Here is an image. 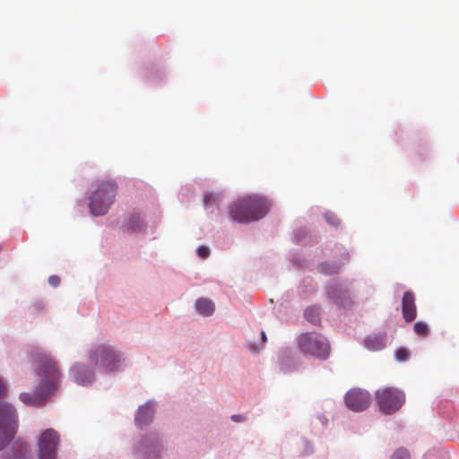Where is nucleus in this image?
Returning a JSON list of instances; mask_svg holds the SVG:
<instances>
[{"mask_svg": "<svg viewBox=\"0 0 459 459\" xmlns=\"http://www.w3.org/2000/svg\"><path fill=\"white\" fill-rule=\"evenodd\" d=\"M325 218L326 221L333 226H337L339 224L338 218L333 213H325Z\"/></svg>", "mask_w": 459, "mask_h": 459, "instance_id": "393cba45", "label": "nucleus"}, {"mask_svg": "<svg viewBox=\"0 0 459 459\" xmlns=\"http://www.w3.org/2000/svg\"><path fill=\"white\" fill-rule=\"evenodd\" d=\"M304 316L308 322L316 325L320 321L319 307L316 306L307 307L304 312Z\"/></svg>", "mask_w": 459, "mask_h": 459, "instance_id": "a211bd4d", "label": "nucleus"}, {"mask_svg": "<svg viewBox=\"0 0 459 459\" xmlns=\"http://www.w3.org/2000/svg\"><path fill=\"white\" fill-rule=\"evenodd\" d=\"M6 392L5 385L3 379L0 377V397L3 396Z\"/></svg>", "mask_w": 459, "mask_h": 459, "instance_id": "cd10ccee", "label": "nucleus"}, {"mask_svg": "<svg viewBox=\"0 0 459 459\" xmlns=\"http://www.w3.org/2000/svg\"><path fill=\"white\" fill-rule=\"evenodd\" d=\"M31 451L28 444L21 439L13 442L11 449L2 455V459H30Z\"/></svg>", "mask_w": 459, "mask_h": 459, "instance_id": "9b49d317", "label": "nucleus"}, {"mask_svg": "<svg viewBox=\"0 0 459 459\" xmlns=\"http://www.w3.org/2000/svg\"><path fill=\"white\" fill-rule=\"evenodd\" d=\"M327 296L335 304L346 306L350 303V294L347 289L342 288L338 283H331L326 289Z\"/></svg>", "mask_w": 459, "mask_h": 459, "instance_id": "f8f14e48", "label": "nucleus"}, {"mask_svg": "<svg viewBox=\"0 0 459 459\" xmlns=\"http://www.w3.org/2000/svg\"><path fill=\"white\" fill-rule=\"evenodd\" d=\"M59 435L53 429L41 433L38 440L39 459H56Z\"/></svg>", "mask_w": 459, "mask_h": 459, "instance_id": "6e6552de", "label": "nucleus"}, {"mask_svg": "<svg viewBox=\"0 0 459 459\" xmlns=\"http://www.w3.org/2000/svg\"><path fill=\"white\" fill-rule=\"evenodd\" d=\"M270 209L266 198L247 195L238 199L230 206V215L235 221L247 223L263 218Z\"/></svg>", "mask_w": 459, "mask_h": 459, "instance_id": "f257e3e1", "label": "nucleus"}, {"mask_svg": "<svg viewBox=\"0 0 459 459\" xmlns=\"http://www.w3.org/2000/svg\"><path fill=\"white\" fill-rule=\"evenodd\" d=\"M261 338H262L263 342H266V335H265L264 332L261 333Z\"/></svg>", "mask_w": 459, "mask_h": 459, "instance_id": "c756f323", "label": "nucleus"}, {"mask_svg": "<svg viewBox=\"0 0 459 459\" xmlns=\"http://www.w3.org/2000/svg\"><path fill=\"white\" fill-rule=\"evenodd\" d=\"M48 394H45L40 386H38L36 392L34 394L30 393H22L20 394V400L30 406H42L44 401L48 396Z\"/></svg>", "mask_w": 459, "mask_h": 459, "instance_id": "4468645a", "label": "nucleus"}, {"mask_svg": "<svg viewBox=\"0 0 459 459\" xmlns=\"http://www.w3.org/2000/svg\"><path fill=\"white\" fill-rule=\"evenodd\" d=\"M340 265L333 263H322L318 266V271L322 273L331 275L337 273L340 270Z\"/></svg>", "mask_w": 459, "mask_h": 459, "instance_id": "aec40b11", "label": "nucleus"}, {"mask_svg": "<svg viewBox=\"0 0 459 459\" xmlns=\"http://www.w3.org/2000/svg\"><path fill=\"white\" fill-rule=\"evenodd\" d=\"M218 201V195L213 193H205L204 195V202L205 206H210Z\"/></svg>", "mask_w": 459, "mask_h": 459, "instance_id": "b1692460", "label": "nucleus"}, {"mask_svg": "<svg viewBox=\"0 0 459 459\" xmlns=\"http://www.w3.org/2000/svg\"><path fill=\"white\" fill-rule=\"evenodd\" d=\"M376 399L383 413L393 414L403 405L405 395L397 388L385 387L377 391Z\"/></svg>", "mask_w": 459, "mask_h": 459, "instance_id": "0eeeda50", "label": "nucleus"}, {"mask_svg": "<svg viewBox=\"0 0 459 459\" xmlns=\"http://www.w3.org/2000/svg\"><path fill=\"white\" fill-rule=\"evenodd\" d=\"M154 406L151 403H145L143 406L139 407L136 416L135 422L137 426L143 428L148 425L153 419Z\"/></svg>", "mask_w": 459, "mask_h": 459, "instance_id": "2eb2a0df", "label": "nucleus"}, {"mask_svg": "<svg viewBox=\"0 0 459 459\" xmlns=\"http://www.w3.org/2000/svg\"><path fill=\"white\" fill-rule=\"evenodd\" d=\"M365 346L370 351H380L385 347V333L368 335L364 341Z\"/></svg>", "mask_w": 459, "mask_h": 459, "instance_id": "dca6fc26", "label": "nucleus"}, {"mask_svg": "<svg viewBox=\"0 0 459 459\" xmlns=\"http://www.w3.org/2000/svg\"><path fill=\"white\" fill-rule=\"evenodd\" d=\"M414 331L420 336H426L429 333V327L424 322H417L414 324Z\"/></svg>", "mask_w": 459, "mask_h": 459, "instance_id": "4be33fe9", "label": "nucleus"}, {"mask_svg": "<svg viewBox=\"0 0 459 459\" xmlns=\"http://www.w3.org/2000/svg\"><path fill=\"white\" fill-rule=\"evenodd\" d=\"M17 429L15 409L9 403L0 402V450L14 437Z\"/></svg>", "mask_w": 459, "mask_h": 459, "instance_id": "39448f33", "label": "nucleus"}, {"mask_svg": "<svg viewBox=\"0 0 459 459\" xmlns=\"http://www.w3.org/2000/svg\"><path fill=\"white\" fill-rule=\"evenodd\" d=\"M48 283L53 287H57L60 283V278L57 275H51L48 278Z\"/></svg>", "mask_w": 459, "mask_h": 459, "instance_id": "bb28decb", "label": "nucleus"}, {"mask_svg": "<svg viewBox=\"0 0 459 459\" xmlns=\"http://www.w3.org/2000/svg\"><path fill=\"white\" fill-rule=\"evenodd\" d=\"M402 313L406 322H412L417 316L415 295L412 291L404 292L402 299Z\"/></svg>", "mask_w": 459, "mask_h": 459, "instance_id": "ddd939ff", "label": "nucleus"}, {"mask_svg": "<svg viewBox=\"0 0 459 459\" xmlns=\"http://www.w3.org/2000/svg\"><path fill=\"white\" fill-rule=\"evenodd\" d=\"M126 230L137 231L142 228V221L139 214H133L125 225Z\"/></svg>", "mask_w": 459, "mask_h": 459, "instance_id": "6ab92c4d", "label": "nucleus"}, {"mask_svg": "<svg viewBox=\"0 0 459 459\" xmlns=\"http://www.w3.org/2000/svg\"><path fill=\"white\" fill-rule=\"evenodd\" d=\"M390 459H411V456L407 449L401 447L394 452Z\"/></svg>", "mask_w": 459, "mask_h": 459, "instance_id": "412c9836", "label": "nucleus"}, {"mask_svg": "<svg viewBox=\"0 0 459 459\" xmlns=\"http://www.w3.org/2000/svg\"><path fill=\"white\" fill-rule=\"evenodd\" d=\"M195 308L201 315L207 316L213 313L214 304L211 299L202 298L196 300Z\"/></svg>", "mask_w": 459, "mask_h": 459, "instance_id": "f3484780", "label": "nucleus"}, {"mask_svg": "<svg viewBox=\"0 0 459 459\" xmlns=\"http://www.w3.org/2000/svg\"><path fill=\"white\" fill-rule=\"evenodd\" d=\"M197 254L201 258L204 259L209 256L210 250L207 247L201 246L197 248Z\"/></svg>", "mask_w": 459, "mask_h": 459, "instance_id": "a878e982", "label": "nucleus"}, {"mask_svg": "<svg viewBox=\"0 0 459 459\" xmlns=\"http://www.w3.org/2000/svg\"><path fill=\"white\" fill-rule=\"evenodd\" d=\"M346 406L353 411H362L368 409L371 403V395L361 388H351L345 396Z\"/></svg>", "mask_w": 459, "mask_h": 459, "instance_id": "1a4fd4ad", "label": "nucleus"}, {"mask_svg": "<svg viewBox=\"0 0 459 459\" xmlns=\"http://www.w3.org/2000/svg\"><path fill=\"white\" fill-rule=\"evenodd\" d=\"M118 186L116 182L103 179L98 182L97 188L91 195L90 210L94 216H101L108 212L115 201Z\"/></svg>", "mask_w": 459, "mask_h": 459, "instance_id": "7ed1b4c3", "label": "nucleus"}, {"mask_svg": "<svg viewBox=\"0 0 459 459\" xmlns=\"http://www.w3.org/2000/svg\"><path fill=\"white\" fill-rule=\"evenodd\" d=\"M70 374L73 380L82 385H89L94 379L92 370L82 363L74 364L70 369Z\"/></svg>", "mask_w": 459, "mask_h": 459, "instance_id": "9d476101", "label": "nucleus"}, {"mask_svg": "<svg viewBox=\"0 0 459 459\" xmlns=\"http://www.w3.org/2000/svg\"><path fill=\"white\" fill-rule=\"evenodd\" d=\"M410 351L405 348H400L395 352V359L400 362L406 361L410 358Z\"/></svg>", "mask_w": 459, "mask_h": 459, "instance_id": "5701e85b", "label": "nucleus"}, {"mask_svg": "<svg viewBox=\"0 0 459 459\" xmlns=\"http://www.w3.org/2000/svg\"><path fill=\"white\" fill-rule=\"evenodd\" d=\"M299 351L305 355H310L321 359L328 358L330 344L327 339L320 333L312 332L302 333L298 337Z\"/></svg>", "mask_w": 459, "mask_h": 459, "instance_id": "20e7f679", "label": "nucleus"}, {"mask_svg": "<svg viewBox=\"0 0 459 459\" xmlns=\"http://www.w3.org/2000/svg\"><path fill=\"white\" fill-rule=\"evenodd\" d=\"M38 375L40 377L39 386L49 395L60 386L62 373L58 363L47 354H40L38 359Z\"/></svg>", "mask_w": 459, "mask_h": 459, "instance_id": "f03ea898", "label": "nucleus"}, {"mask_svg": "<svg viewBox=\"0 0 459 459\" xmlns=\"http://www.w3.org/2000/svg\"><path fill=\"white\" fill-rule=\"evenodd\" d=\"M231 420L235 422H241L245 420V418L242 415L234 414L231 416Z\"/></svg>", "mask_w": 459, "mask_h": 459, "instance_id": "c85d7f7f", "label": "nucleus"}, {"mask_svg": "<svg viewBox=\"0 0 459 459\" xmlns=\"http://www.w3.org/2000/svg\"><path fill=\"white\" fill-rule=\"evenodd\" d=\"M90 359L92 364L107 372L117 369L120 363L117 351L107 344H100L93 348L90 352Z\"/></svg>", "mask_w": 459, "mask_h": 459, "instance_id": "423d86ee", "label": "nucleus"}]
</instances>
